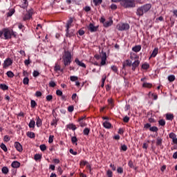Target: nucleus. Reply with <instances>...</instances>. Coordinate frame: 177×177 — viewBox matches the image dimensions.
<instances>
[{"mask_svg": "<svg viewBox=\"0 0 177 177\" xmlns=\"http://www.w3.org/2000/svg\"><path fill=\"white\" fill-rule=\"evenodd\" d=\"M83 10H84V12H86V13H88V12H91V10H92V8L89 6H86L83 8Z\"/></svg>", "mask_w": 177, "mask_h": 177, "instance_id": "36", "label": "nucleus"}, {"mask_svg": "<svg viewBox=\"0 0 177 177\" xmlns=\"http://www.w3.org/2000/svg\"><path fill=\"white\" fill-rule=\"evenodd\" d=\"M17 35L16 34V32L13 31V30H10V37H14V38H16Z\"/></svg>", "mask_w": 177, "mask_h": 177, "instance_id": "48", "label": "nucleus"}, {"mask_svg": "<svg viewBox=\"0 0 177 177\" xmlns=\"http://www.w3.org/2000/svg\"><path fill=\"white\" fill-rule=\"evenodd\" d=\"M77 122H79L80 126L82 128H84V127H86V125H87V124H86L84 120L77 121Z\"/></svg>", "mask_w": 177, "mask_h": 177, "instance_id": "35", "label": "nucleus"}, {"mask_svg": "<svg viewBox=\"0 0 177 177\" xmlns=\"http://www.w3.org/2000/svg\"><path fill=\"white\" fill-rule=\"evenodd\" d=\"M0 89H2V91H8L9 89V86H8L6 84H1Z\"/></svg>", "mask_w": 177, "mask_h": 177, "instance_id": "23", "label": "nucleus"}, {"mask_svg": "<svg viewBox=\"0 0 177 177\" xmlns=\"http://www.w3.org/2000/svg\"><path fill=\"white\" fill-rule=\"evenodd\" d=\"M53 136H50L48 138V143H53Z\"/></svg>", "mask_w": 177, "mask_h": 177, "instance_id": "63", "label": "nucleus"}, {"mask_svg": "<svg viewBox=\"0 0 177 177\" xmlns=\"http://www.w3.org/2000/svg\"><path fill=\"white\" fill-rule=\"evenodd\" d=\"M140 63V62H139V60H136L132 64V68L131 69L133 70V71H135V68H136V67H138V66H139V64Z\"/></svg>", "mask_w": 177, "mask_h": 177, "instance_id": "19", "label": "nucleus"}, {"mask_svg": "<svg viewBox=\"0 0 177 177\" xmlns=\"http://www.w3.org/2000/svg\"><path fill=\"white\" fill-rule=\"evenodd\" d=\"M49 86H50L51 88H55V86H56V83L53 81H50L49 82Z\"/></svg>", "mask_w": 177, "mask_h": 177, "instance_id": "52", "label": "nucleus"}, {"mask_svg": "<svg viewBox=\"0 0 177 177\" xmlns=\"http://www.w3.org/2000/svg\"><path fill=\"white\" fill-rule=\"evenodd\" d=\"M93 2L95 6H99L100 5H102V2H103V0H93Z\"/></svg>", "mask_w": 177, "mask_h": 177, "instance_id": "25", "label": "nucleus"}, {"mask_svg": "<svg viewBox=\"0 0 177 177\" xmlns=\"http://www.w3.org/2000/svg\"><path fill=\"white\" fill-rule=\"evenodd\" d=\"M12 64H13V59H11L8 57L4 60V62L3 64V68H8V67L12 66Z\"/></svg>", "mask_w": 177, "mask_h": 177, "instance_id": "6", "label": "nucleus"}, {"mask_svg": "<svg viewBox=\"0 0 177 177\" xmlns=\"http://www.w3.org/2000/svg\"><path fill=\"white\" fill-rule=\"evenodd\" d=\"M118 174H122L124 172V169L122 167H118L117 169Z\"/></svg>", "mask_w": 177, "mask_h": 177, "instance_id": "60", "label": "nucleus"}, {"mask_svg": "<svg viewBox=\"0 0 177 177\" xmlns=\"http://www.w3.org/2000/svg\"><path fill=\"white\" fill-rule=\"evenodd\" d=\"M60 65L57 64H55V66L54 67V71L57 73L58 71H60Z\"/></svg>", "mask_w": 177, "mask_h": 177, "instance_id": "39", "label": "nucleus"}, {"mask_svg": "<svg viewBox=\"0 0 177 177\" xmlns=\"http://www.w3.org/2000/svg\"><path fill=\"white\" fill-rule=\"evenodd\" d=\"M94 57L97 60L101 59V66H104V64H106V61L107 60V54L106 53L102 51V53H100V55L97 54L94 56Z\"/></svg>", "mask_w": 177, "mask_h": 177, "instance_id": "3", "label": "nucleus"}, {"mask_svg": "<svg viewBox=\"0 0 177 177\" xmlns=\"http://www.w3.org/2000/svg\"><path fill=\"white\" fill-rule=\"evenodd\" d=\"M73 21H74V19L73 18H69V19L68 20L67 23H66V29L70 30L71 27V24H73Z\"/></svg>", "mask_w": 177, "mask_h": 177, "instance_id": "15", "label": "nucleus"}, {"mask_svg": "<svg viewBox=\"0 0 177 177\" xmlns=\"http://www.w3.org/2000/svg\"><path fill=\"white\" fill-rule=\"evenodd\" d=\"M3 35L4 37H1V39H10V30L9 28L3 29Z\"/></svg>", "mask_w": 177, "mask_h": 177, "instance_id": "5", "label": "nucleus"}, {"mask_svg": "<svg viewBox=\"0 0 177 177\" xmlns=\"http://www.w3.org/2000/svg\"><path fill=\"white\" fill-rule=\"evenodd\" d=\"M162 143V140L158 138L156 141L157 146H161Z\"/></svg>", "mask_w": 177, "mask_h": 177, "instance_id": "55", "label": "nucleus"}, {"mask_svg": "<svg viewBox=\"0 0 177 177\" xmlns=\"http://www.w3.org/2000/svg\"><path fill=\"white\" fill-rule=\"evenodd\" d=\"M0 147L2 150H3L5 151V153H6V151H8V147H6V145H5V144L1 143L0 145Z\"/></svg>", "mask_w": 177, "mask_h": 177, "instance_id": "34", "label": "nucleus"}, {"mask_svg": "<svg viewBox=\"0 0 177 177\" xmlns=\"http://www.w3.org/2000/svg\"><path fill=\"white\" fill-rule=\"evenodd\" d=\"M71 142L73 143V145H77V142H78V138H77V137L73 136L71 138Z\"/></svg>", "mask_w": 177, "mask_h": 177, "instance_id": "37", "label": "nucleus"}, {"mask_svg": "<svg viewBox=\"0 0 177 177\" xmlns=\"http://www.w3.org/2000/svg\"><path fill=\"white\" fill-rule=\"evenodd\" d=\"M166 118L167 120H170L171 121H172V120H174V114L167 113Z\"/></svg>", "mask_w": 177, "mask_h": 177, "instance_id": "31", "label": "nucleus"}, {"mask_svg": "<svg viewBox=\"0 0 177 177\" xmlns=\"http://www.w3.org/2000/svg\"><path fill=\"white\" fill-rule=\"evenodd\" d=\"M39 148H40V150H41V151H45V150H46V145H41L39 146Z\"/></svg>", "mask_w": 177, "mask_h": 177, "instance_id": "49", "label": "nucleus"}, {"mask_svg": "<svg viewBox=\"0 0 177 177\" xmlns=\"http://www.w3.org/2000/svg\"><path fill=\"white\" fill-rule=\"evenodd\" d=\"M88 31H91V32H96L97 31V27L94 26L93 24L91 23L88 26Z\"/></svg>", "mask_w": 177, "mask_h": 177, "instance_id": "10", "label": "nucleus"}, {"mask_svg": "<svg viewBox=\"0 0 177 177\" xmlns=\"http://www.w3.org/2000/svg\"><path fill=\"white\" fill-rule=\"evenodd\" d=\"M30 106H31L32 109H35V107H37V102H35V100H32L30 101Z\"/></svg>", "mask_w": 177, "mask_h": 177, "instance_id": "38", "label": "nucleus"}, {"mask_svg": "<svg viewBox=\"0 0 177 177\" xmlns=\"http://www.w3.org/2000/svg\"><path fill=\"white\" fill-rule=\"evenodd\" d=\"M78 34H79V35L82 37V35H84V34H85V31L82 29H80L78 31Z\"/></svg>", "mask_w": 177, "mask_h": 177, "instance_id": "59", "label": "nucleus"}, {"mask_svg": "<svg viewBox=\"0 0 177 177\" xmlns=\"http://www.w3.org/2000/svg\"><path fill=\"white\" fill-rule=\"evenodd\" d=\"M121 4L124 8H135V2L132 0H121Z\"/></svg>", "mask_w": 177, "mask_h": 177, "instance_id": "4", "label": "nucleus"}, {"mask_svg": "<svg viewBox=\"0 0 177 177\" xmlns=\"http://www.w3.org/2000/svg\"><path fill=\"white\" fill-rule=\"evenodd\" d=\"M41 158H42V155L39 153L35 154L34 156V159L35 160V161H38L41 160Z\"/></svg>", "mask_w": 177, "mask_h": 177, "instance_id": "28", "label": "nucleus"}, {"mask_svg": "<svg viewBox=\"0 0 177 177\" xmlns=\"http://www.w3.org/2000/svg\"><path fill=\"white\" fill-rule=\"evenodd\" d=\"M15 9L10 10L9 12H8V14H7V16L8 17H10L13 16V15H15Z\"/></svg>", "mask_w": 177, "mask_h": 177, "instance_id": "32", "label": "nucleus"}, {"mask_svg": "<svg viewBox=\"0 0 177 177\" xmlns=\"http://www.w3.org/2000/svg\"><path fill=\"white\" fill-rule=\"evenodd\" d=\"M88 164V161H85V160H81L80 161V167H85L87 166Z\"/></svg>", "mask_w": 177, "mask_h": 177, "instance_id": "44", "label": "nucleus"}, {"mask_svg": "<svg viewBox=\"0 0 177 177\" xmlns=\"http://www.w3.org/2000/svg\"><path fill=\"white\" fill-rule=\"evenodd\" d=\"M28 82H30V79H28V77H24L23 80V84L24 85H28Z\"/></svg>", "mask_w": 177, "mask_h": 177, "instance_id": "41", "label": "nucleus"}, {"mask_svg": "<svg viewBox=\"0 0 177 177\" xmlns=\"http://www.w3.org/2000/svg\"><path fill=\"white\" fill-rule=\"evenodd\" d=\"M39 75V72L38 71H33V77H37Z\"/></svg>", "mask_w": 177, "mask_h": 177, "instance_id": "61", "label": "nucleus"}, {"mask_svg": "<svg viewBox=\"0 0 177 177\" xmlns=\"http://www.w3.org/2000/svg\"><path fill=\"white\" fill-rule=\"evenodd\" d=\"M143 88H151V86H153V84H150V83H144L142 84Z\"/></svg>", "mask_w": 177, "mask_h": 177, "instance_id": "43", "label": "nucleus"}, {"mask_svg": "<svg viewBox=\"0 0 177 177\" xmlns=\"http://www.w3.org/2000/svg\"><path fill=\"white\" fill-rule=\"evenodd\" d=\"M14 147H15L16 150L19 153H21V151H23V146L19 142H15Z\"/></svg>", "mask_w": 177, "mask_h": 177, "instance_id": "9", "label": "nucleus"}, {"mask_svg": "<svg viewBox=\"0 0 177 177\" xmlns=\"http://www.w3.org/2000/svg\"><path fill=\"white\" fill-rule=\"evenodd\" d=\"M158 124L159 125H161V127H164V125H165V120L161 119L158 121Z\"/></svg>", "mask_w": 177, "mask_h": 177, "instance_id": "47", "label": "nucleus"}, {"mask_svg": "<svg viewBox=\"0 0 177 177\" xmlns=\"http://www.w3.org/2000/svg\"><path fill=\"white\" fill-rule=\"evenodd\" d=\"M150 9H151V4H146L138 8L136 13L138 16H143V14L149 12Z\"/></svg>", "mask_w": 177, "mask_h": 177, "instance_id": "2", "label": "nucleus"}, {"mask_svg": "<svg viewBox=\"0 0 177 177\" xmlns=\"http://www.w3.org/2000/svg\"><path fill=\"white\" fill-rule=\"evenodd\" d=\"M50 125L52 127L55 126V125H57V119L56 118H55L54 119H53Z\"/></svg>", "mask_w": 177, "mask_h": 177, "instance_id": "40", "label": "nucleus"}, {"mask_svg": "<svg viewBox=\"0 0 177 177\" xmlns=\"http://www.w3.org/2000/svg\"><path fill=\"white\" fill-rule=\"evenodd\" d=\"M168 80L170 82H174V81H175V76L174 75H169L168 77Z\"/></svg>", "mask_w": 177, "mask_h": 177, "instance_id": "46", "label": "nucleus"}, {"mask_svg": "<svg viewBox=\"0 0 177 177\" xmlns=\"http://www.w3.org/2000/svg\"><path fill=\"white\" fill-rule=\"evenodd\" d=\"M89 132H91V129H89V128H85L83 130L84 135H85L86 136H88V135H89Z\"/></svg>", "mask_w": 177, "mask_h": 177, "instance_id": "30", "label": "nucleus"}, {"mask_svg": "<svg viewBox=\"0 0 177 177\" xmlns=\"http://www.w3.org/2000/svg\"><path fill=\"white\" fill-rule=\"evenodd\" d=\"M68 129H71L72 131H75L77 129V126L73 123H70L66 125Z\"/></svg>", "mask_w": 177, "mask_h": 177, "instance_id": "14", "label": "nucleus"}, {"mask_svg": "<svg viewBox=\"0 0 177 177\" xmlns=\"http://www.w3.org/2000/svg\"><path fill=\"white\" fill-rule=\"evenodd\" d=\"M149 131H151V132H158V128L157 127H152L149 128Z\"/></svg>", "mask_w": 177, "mask_h": 177, "instance_id": "42", "label": "nucleus"}, {"mask_svg": "<svg viewBox=\"0 0 177 177\" xmlns=\"http://www.w3.org/2000/svg\"><path fill=\"white\" fill-rule=\"evenodd\" d=\"M46 99L47 102H50V100H52V99H53V96H52V95H48L46 97Z\"/></svg>", "mask_w": 177, "mask_h": 177, "instance_id": "54", "label": "nucleus"}, {"mask_svg": "<svg viewBox=\"0 0 177 177\" xmlns=\"http://www.w3.org/2000/svg\"><path fill=\"white\" fill-rule=\"evenodd\" d=\"M123 121H124V122H129V117L125 116V117L123 118Z\"/></svg>", "mask_w": 177, "mask_h": 177, "instance_id": "64", "label": "nucleus"}, {"mask_svg": "<svg viewBox=\"0 0 177 177\" xmlns=\"http://www.w3.org/2000/svg\"><path fill=\"white\" fill-rule=\"evenodd\" d=\"M127 66H128L129 67H131V66H132V62L129 61V59L126 60V61L124 62L123 68H125V67H127Z\"/></svg>", "mask_w": 177, "mask_h": 177, "instance_id": "20", "label": "nucleus"}, {"mask_svg": "<svg viewBox=\"0 0 177 177\" xmlns=\"http://www.w3.org/2000/svg\"><path fill=\"white\" fill-rule=\"evenodd\" d=\"M169 138H170V139H172V140H173V139L176 138V135H175V133H171L169 134Z\"/></svg>", "mask_w": 177, "mask_h": 177, "instance_id": "62", "label": "nucleus"}, {"mask_svg": "<svg viewBox=\"0 0 177 177\" xmlns=\"http://www.w3.org/2000/svg\"><path fill=\"white\" fill-rule=\"evenodd\" d=\"M56 95L57 96H62L63 95V91H60V90H57L56 91Z\"/></svg>", "mask_w": 177, "mask_h": 177, "instance_id": "56", "label": "nucleus"}, {"mask_svg": "<svg viewBox=\"0 0 177 177\" xmlns=\"http://www.w3.org/2000/svg\"><path fill=\"white\" fill-rule=\"evenodd\" d=\"M103 127L106 129H110V128H111V123L106 120L105 122H103Z\"/></svg>", "mask_w": 177, "mask_h": 177, "instance_id": "16", "label": "nucleus"}, {"mask_svg": "<svg viewBox=\"0 0 177 177\" xmlns=\"http://www.w3.org/2000/svg\"><path fill=\"white\" fill-rule=\"evenodd\" d=\"M75 63H76V64H77V66H80V67H83V68H86V65L84 62L80 61V59H78V58H76L75 59Z\"/></svg>", "mask_w": 177, "mask_h": 177, "instance_id": "11", "label": "nucleus"}, {"mask_svg": "<svg viewBox=\"0 0 177 177\" xmlns=\"http://www.w3.org/2000/svg\"><path fill=\"white\" fill-rule=\"evenodd\" d=\"M35 96L37 97H41L42 96V93L41 91H36Z\"/></svg>", "mask_w": 177, "mask_h": 177, "instance_id": "57", "label": "nucleus"}, {"mask_svg": "<svg viewBox=\"0 0 177 177\" xmlns=\"http://www.w3.org/2000/svg\"><path fill=\"white\" fill-rule=\"evenodd\" d=\"M26 135L28 138H30V139H34V138H35V133L34 132L28 131Z\"/></svg>", "mask_w": 177, "mask_h": 177, "instance_id": "21", "label": "nucleus"}, {"mask_svg": "<svg viewBox=\"0 0 177 177\" xmlns=\"http://www.w3.org/2000/svg\"><path fill=\"white\" fill-rule=\"evenodd\" d=\"M3 139H4V142H8L10 140V137H9V136L6 135L4 136Z\"/></svg>", "mask_w": 177, "mask_h": 177, "instance_id": "58", "label": "nucleus"}, {"mask_svg": "<svg viewBox=\"0 0 177 177\" xmlns=\"http://www.w3.org/2000/svg\"><path fill=\"white\" fill-rule=\"evenodd\" d=\"M22 2L23 3L20 7L22 8L23 9H27V8L28 7V1L22 0Z\"/></svg>", "mask_w": 177, "mask_h": 177, "instance_id": "18", "label": "nucleus"}, {"mask_svg": "<svg viewBox=\"0 0 177 177\" xmlns=\"http://www.w3.org/2000/svg\"><path fill=\"white\" fill-rule=\"evenodd\" d=\"M12 168H20V162L18 161H13L11 164Z\"/></svg>", "mask_w": 177, "mask_h": 177, "instance_id": "17", "label": "nucleus"}, {"mask_svg": "<svg viewBox=\"0 0 177 177\" xmlns=\"http://www.w3.org/2000/svg\"><path fill=\"white\" fill-rule=\"evenodd\" d=\"M29 128H35V121L31 120L28 124Z\"/></svg>", "mask_w": 177, "mask_h": 177, "instance_id": "27", "label": "nucleus"}, {"mask_svg": "<svg viewBox=\"0 0 177 177\" xmlns=\"http://www.w3.org/2000/svg\"><path fill=\"white\" fill-rule=\"evenodd\" d=\"M117 28L120 31H124L125 30H129V24H122L117 26Z\"/></svg>", "mask_w": 177, "mask_h": 177, "instance_id": "7", "label": "nucleus"}, {"mask_svg": "<svg viewBox=\"0 0 177 177\" xmlns=\"http://www.w3.org/2000/svg\"><path fill=\"white\" fill-rule=\"evenodd\" d=\"M158 53V48H156L153 50L150 57H156Z\"/></svg>", "mask_w": 177, "mask_h": 177, "instance_id": "24", "label": "nucleus"}, {"mask_svg": "<svg viewBox=\"0 0 177 177\" xmlns=\"http://www.w3.org/2000/svg\"><path fill=\"white\" fill-rule=\"evenodd\" d=\"M2 174H4V175H8L9 174V169L8 167H3L1 169Z\"/></svg>", "mask_w": 177, "mask_h": 177, "instance_id": "22", "label": "nucleus"}, {"mask_svg": "<svg viewBox=\"0 0 177 177\" xmlns=\"http://www.w3.org/2000/svg\"><path fill=\"white\" fill-rule=\"evenodd\" d=\"M6 75L8 77V78H13V77H15V73L9 71L6 73Z\"/></svg>", "mask_w": 177, "mask_h": 177, "instance_id": "29", "label": "nucleus"}, {"mask_svg": "<svg viewBox=\"0 0 177 177\" xmlns=\"http://www.w3.org/2000/svg\"><path fill=\"white\" fill-rule=\"evenodd\" d=\"M77 99H78V97L77 96V93H73L72 95V100H74V102H77Z\"/></svg>", "mask_w": 177, "mask_h": 177, "instance_id": "51", "label": "nucleus"}, {"mask_svg": "<svg viewBox=\"0 0 177 177\" xmlns=\"http://www.w3.org/2000/svg\"><path fill=\"white\" fill-rule=\"evenodd\" d=\"M149 67H150V66L148 64H144L142 65V68H143L144 70H147Z\"/></svg>", "mask_w": 177, "mask_h": 177, "instance_id": "53", "label": "nucleus"}, {"mask_svg": "<svg viewBox=\"0 0 177 177\" xmlns=\"http://www.w3.org/2000/svg\"><path fill=\"white\" fill-rule=\"evenodd\" d=\"M36 125L37 128L42 127V120H41L39 116L36 117Z\"/></svg>", "mask_w": 177, "mask_h": 177, "instance_id": "13", "label": "nucleus"}, {"mask_svg": "<svg viewBox=\"0 0 177 177\" xmlns=\"http://www.w3.org/2000/svg\"><path fill=\"white\" fill-rule=\"evenodd\" d=\"M141 49H142V46H136L133 47L132 50H133V52H139Z\"/></svg>", "mask_w": 177, "mask_h": 177, "instance_id": "26", "label": "nucleus"}, {"mask_svg": "<svg viewBox=\"0 0 177 177\" xmlns=\"http://www.w3.org/2000/svg\"><path fill=\"white\" fill-rule=\"evenodd\" d=\"M70 80H71V81H72V82H74L75 81H78V77H77V76H71Z\"/></svg>", "mask_w": 177, "mask_h": 177, "instance_id": "45", "label": "nucleus"}, {"mask_svg": "<svg viewBox=\"0 0 177 177\" xmlns=\"http://www.w3.org/2000/svg\"><path fill=\"white\" fill-rule=\"evenodd\" d=\"M64 66L67 67L71 64V53L68 50H65L64 54L62 56Z\"/></svg>", "mask_w": 177, "mask_h": 177, "instance_id": "1", "label": "nucleus"}, {"mask_svg": "<svg viewBox=\"0 0 177 177\" xmlns=\"http://www.w3.org/2000/svg\"><path fill=\"white\" fill-rule=\"evenodd\" d=\"M68 111L69 113H73L74 111V106L71 105L68 107Z\"/></svg>", "mask_w": 177, "mask_h": 177, "instance_id": "50", "label": "nucleus"}, {"mask_svg": "<svg viewBox=\"0 0 177 177\" xmlns=\"http://www.w3.org/2000/svg\"><path fill=\"white\" fill-rule=\"evenodd\" d=\"M32 17V10H29L27 11V13L24 16L23 20L24 21H26V20H30Z\"/></svg>", "mask_w": 177, "mask_h": 177, "instance_id": "8", "label": "nucleus"}, {"mask_svg": "<svg viewBox=\"0 0 177 177\" xmlns=\"http://www.w3.org/2000/svg\"><path fill=\"white\" fill-rule=\"evenodd\" d=\"M74 35H75L74 31L70 32V29H66V37H67L68 38H71V37H74Z\"/></svg>", "mask_w": 177, "mask_h": 177, "instance_id": "12", "label": "nucleus"}, {"mask_svg": "<svg viewBox=\"0 0 177 177\" xmlns=\"http://www.w3.org/2000/svg\"><path fill=\"white\" fill-rule=\"evenodd\" d=\"M104 27H110L111 26V19H109V21H105L104 24H103Z\"/></svg>", "mask_w": 177, "mask_h": 177, "instance_id": "33", "label": "nucleus"}]
</instances>
